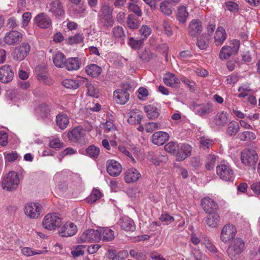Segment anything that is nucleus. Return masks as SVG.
Here are the masks:
<instances>
[{
  "instance_id": "f257e3e1",
  "label": "nucleus",
  "mask_w": 260,
  "mask_h": 260,
  "mask_svg": "<svg viewBox=\"0 0 260 260\" xmlns=\"http://www.w3.org/2000/svg\"><path fill=\"white\" fill-rule=\"evenodd\" d=\"M242 163L245 166L255 169L256 164L258 159V156L256 151L252 148H248L242 151L241 153Z\"/></svg>"
},
{
  "instance_id": "f03ea898",
  "label": "nucleus",
  "mask_w": 260,
  "mask_h": 260,
  "mask_svg": "<svg viewBox=\"0 0 260 260\" xmlns=\"http://www.w3.org/2000/svg\"><path fill=\"white\" fill-rule=\"evenodd\" d=\"M46 9L55 18H62L65 16L64 8L61 0H49L46 4Z\"/></svg>"
},
{
  "instance_id": "7ed1b4c3",
  "label": "nucleus",
  "mask_w": 260,
  "mask_h": 260,
  "mask_svg": "<svg viewBox=\"0 0 260 260\" xmlns=\"http://www.w3.org/2000/svg\"><path fill=\"white\" fill-rule=\"evenodd\" d=\"M216 173L219 177L223 181L233 182L234 180V171L228 163H221L217 165Z\"/></svg>"
},
{
  "instance_id": "20e7f679",
  "label": "nucleus",
  "mask_w": 260,
  "mask_h": 260,
  "mask_svg": "<svg viewBox=\"0 0 260 260\" xmlns=\"http://www.w3.org/2000/svg\"><path fill=\"white\" fill-rule=\"evenodd\" d=\"M244 242L239 238H236L229 245L226 252L228 256L232 259H235L243 251Z\"/></svg>"
},
{
  "instance_id": "39448f33",
  "label": "nucleus",
  "mask_w": 260,
  "mask_h": 260,
  "mask_svg": "<svg viewBox=\"0 0 260 260\" xmlns=\"http://www.w3.org/2000/svg\"><path fill=\"white\" fill-rule=\"evenodd\" d=\"M62 222V218L60 216L55 213L47 214L44 217L42 225L47 230H53L56 227H59Z\"/></svg>"
},
{
  "instance_id": "423d86ee",
  "label": "nucleus",
  "mask_w": 260,
  "mask_h": 260,
  "mask_svg": "<svg viewBox=\"0 0 260 260\" xmlns=\"http://www.w3.org/2000/svg\"><path fill=\"white\" fill-rule=\"evenodd\" d=\"M19 183V179L17 174L14 171H12L4 176L2 183V186L3 189L11 191L15 189Z\"/></svg>"
},
{
  "instance_id": "0eeeda50",
  "label": "nucleus",
  "mask_w": 260,
  "mask_h": 260,
  "mask_svg": "<svg viewBox=\"0 0 260 260\" xmlns=\"http://www.w3.org/2000/svg\"><path fill=\"white\" fill-rule=\"evenodd\" d=\"M237 234L235 226L231 224L225 225L222 229L220 234V239L224 244H228L234 240Z\"/></svg>"
},
{
  "instance_id": "6e6552de",
  "label": "nucleus",
  "mask_w": 260,
  "mask_h": 260,
  "mask_svg": "<svg viewBox=\"0 0 260 260\" xmlns=\"http://www.w3.org/2000/svg\"><path fill=\"white\" fill-rule=\"evenodd\" d=\"M100 233L99 229H88L84 231L78 238L80 243L98 242L100 240Z\"/></svg>"
},
{
  "instance_id": "1a4fd4ad",
  "label": "nucleus",
  "mask_w": 260,
  "mask_h": 260,
  "mask_svg": "<svg viewBox=\"0 0 260 260\" xmlns=\"http://www.w3.org/2000/svg\"><path fill=\"white\" fill-rule=\"evenodd\" d=\"M30 46L27 42H22L13 51V57L15 60H23L29 53Z\"/></svg>"
},
{
  "instance_id": "9d476101",
  "label": "nucleus",
  "mask_w": 260,
  "mask_h": 260,
  "mask_svg": "<svg viewBox=\"0 0 260 260\" xmlns=\"http://www.w3.org/2000/svg\"><path fill=\"white\" fill-rule=\"evenodd\" d=\"M128 85H123L122 88L115 90L113 92V98L115 102L119 104L124 105L129 100V94L127 89Z\"/></svg>"
},
{
  "instance_id": "9b49d317",
  "label": "nucleus",
  "mask_w": 260,
  "mask_h": 260,
  "mask_svg": "<svg viewBox=\"0 0 260 260\" xmlns=\"http://www.w3.org/2000/svg\"><path fill=\"white\" fill-rule=\"evenodd\" d=\"M42 211V206L37 203H30L27 204L24 208L26 215L30 218H38Z\"/></svg>"
},
{
  "instance_id": "f8f14e48",
  "label": "nucleus",
  "mask_w": 260,
  "mask_h": 260,
  "mask_svg": "<svg viewBox=\"0 0 260 260\" xmlns=\"http://www.w3.org/2000/svg\"><path fill=\"white\" fill-rule=\"evenodd\" d=\"M35 24L40 28L47 29L52 26V20L45 13L42 12L36 16L34 19Z\"/></svg>"
},
{
  "instance_id": "ddd939ff",
  "label": "nucleus",
  "mask_w": 260,
  "mask_h": 260,
  "mask_svg": "<svg viewBox=\"0 0 260 260\" xmlns=\"http://www.w3.org/2000/svg\"><path fill=\"white\" fill-rule=\"evenodd\" d=\"M22 34L16 30H12L7 32L4 38L5 44L8 45H15L20 43L22 39Z\"/></svg>"
},
{
  "instance_id": "4468645a",
  "label": "nucleus",
  "mask_w": 260,
  "mask_h": 260,
  "mask_svg": "<svg viewBox=\"0 0 260 260\" xmlns=\"http://www.w3.org/2000/svg\"><path fill=\"white\" fill-rule=\"evenodd\" d=\"M85 134L84 131L80 127H76L68 134L69 139L74 142L85 143L86 141L84 140Z\"/></svg>"
},
{
  "instance_id": "2eb2a0df",
  "label": "nucleus",
  "mask_w": 260,
  "mask_h": 260,
  "mask_svg": "<svg viewBox=\"0 0 260 260\" xmlns=\"http://www.w3.org/2000/svg\"><path fill=\"white\" fill-rule=\"evenodd\" d=\"M77 232V227L72 222H67L61 226L59 230V235L62 237H69L74 236Z\"/></svg>"
},
{
  "instance_id": "dca6fc26",
  "label": "nucleus",
  "mask_w": 260,
  "mask_h": 260,
  "mask_svg": "<svg viewBox=\"0 0 260 260\" xmlns=\"http://www.w3.org/2000/svg\"><path fill=\"white\" fill-rule=\"evenodd\" d=\"M14 77V73L10 65H4L0 68V81L4 83L11 81Z\"/></svg>"
},
{
  "instance_id": "f3484780",
  "label": "nucleus",
  "mask_w": 260,
  "mask_h": 260,
  "mask_svg": "<svg viewBox=\"0 0 260 260\" xmlns=\"http://www.w3.org/2000/svg\"><path fill=\"white\" fill-rule=\"evenodd\" d=\"M107 171L111 176H118L122 172L121 165L115 160H109L107 162Z\"/></svg>"
},
{
  "instance_id": "a211bd4d",
  "label": "nucleus",
  "mask_w": 260,
  "mask_h": 260,
  "mask_svg": "<svg viewBox=\"0 0 260 260\" xmlns=\"http://www.w3.org/2000/svg\"><path fill=\"white\" fill-rule=\"evenodd\" d=\"M192 110L197 115L203 117L212 112V107L210 104L198 105L193 104L192 105Z\"/></svg>"
},
{
  "instance_id": "6ab92c4d",
  "label": "nucleus",
  "mask_w": 260,
  "mask_h": 260,
  "mask_svg": "<svg viewBox=\"0 0 260 260\" xmlns=\"http://www.w3.org/2000/svg\"><path fill=\"white\" fill-rule=\"evenodd\" d=\"M191 150L192 148L190 145L186 144H182L179 148H178L176 151V160L177 161L183 160L190 155Z\"/></svg>"
},
{
  "instance_id": "aec40b11",
  "label": "nucleus",
  "mask_w": 260,
  "mask_h": 260,
  "mask_svg": "<svg viewBox=\"0 0 260 260\" xmlns=\"http://www.w3.org/2000/svg\"><path fill=\"white\" fill-rule=\"evenodd\" d=\"M201 205L204 210L208 213L215 212L218 207L217 204L209 197L202 200Z\"/></svg>"
},
{
  "instance_id": "412c9836",
  "label": "nucleus",
  "mask_w": 260,
  "mask_h": 260,
  "mask_svg": "<svg viewBox=\"0 0 260 260\" xmlns=\"http://www.w3.org/2000/svg\"><path fill=\"white\" fill-rule=\"evenodd\" d=\"M169 134L164 132H157L154 133L152 136V142L155 145L158 146L162 145L169 139Z\"/></svg>"
},
{
  "instance_id": "4be33fe9",
  "label": "nucleus",
  "mask_w": 260,
  "mask_h": 260,
  "mask_svg": "<svg viewBox=\"0 0 260 260\" xmlns=\"http://www.w3.org/2000/svg\"><path fill=\"white\" fill-rule=\"evenodd\" d=\"M121 228L127 232H133L136 229V226L133 220L128 217H123L121 218L118 222Z\"/></svg>"
},
{
  "instance_id": "5701e85b",
  "label": "nucleus",
  "mask_w": 260,
  "mask_h": 260,
  "mask_svg": "<svg viewBox=\"0 0 260 260\" xmlns=\"http://www.w3.org/2000/svg\"><path fill=\"white\" fill-rule=\"evenodd\" d=\"M141 177L138 170L135 168L128 169L124 174V180L126 183H130L136 182Z\"/></svg>"
},
{
  "instance_id": "b1692460",
  "label": "nucleus",
  "mask_w": 260,
  "mask_h": 260,
  "mask_svg": "<svg viewBox=\"0 0 260 260\" xmlns=\"http://www.w3.org/2000/svg\"><path fill=\"white\" fill-rule=\"evenodd\" d=\"M81 65V60L78 57H70L66 60L64 67L70 71L78 70Z\"/></svg>"
},
{
  "instance_id": "393cba45",
  "label": "nucleus",
  "mask_w": 260,
  "mask_h": 260,
  "mask_svg": "<svg viewBox=\"0 0 260 260\" xmlns=\"http://www.w3.org/2000/svg\"><path fill=\"white\" fill-rule=\"evenodd\" d=\"M188 29L191 36H197L201 34L203 30L201 22L197 19L192 20L189 23Z\"/></svg>"
},
{
  "instance_id": "a878e982",
  "label": "nucleus",
  "mask_w": 260,
  "mask_h": 260,
  "mask_svg": "<svg viewBox=\"0 0 260 260\" xmlns=\"http://www.w3.org/2000/svg\"><path fill=\"white\" fill-rule=\"evenodd\" d=\"M229 119L228 114L224 111H219L214 116L213 118V123L216 126L219 127H223L228 123Z\"/></svg>"
},
{
  "instance_id": "bb28decb",
  "label": "nucleus",
  "mask_w": 260,
  "mask_h": 260,
  "mask_svg": "<svg viewBox=\"0 0 260 260\" xmlns=\"http://www.w3.org/2000/svg\"><path fill=\"white\" fill-rule=\"evenodd\" d=\"M227 37L224 28L221 26H218L214 35V43L216 46L221 45Z\"/></svg>"
},
{
  "instance_id": "cd10ccee",
  "label": "nucleus",
  "mask_w": 260,
  "mask_h": 260,
  "mask_svg": "<svg viewBox=\"0 0 260 260\" xmlns=\"http://www.w3.org/2000/svg\"><path fill=\"white\" fill-rule=\"evenodd\" d=\"M100 233V240L110 241L114 239V232L108 228H100L99 229Z\"/></svg>"
},
{
  "instance_id": "c85d7f7f",
  "label": "nucleus",
  "mask_w": 260,
  "mask_h": 260,
  "mask_svg": "<svg viewBox=\"0 0 260 260\" xmlns=\"http://www.w3.org/2000/svg\"><path fill=\"white\" fill-rule=\"evenodd\" d=\"M209 214V215L205 219L206 224L209 227L216 228L218 226L220 221V217L219 215L216 212Z\"/></svg>"
},
{
  "instance_id": "c756f323",
  "label": "nucleus",
  "mask_w": 260,
  "mask_h": 260,
  "mask_svg": "<svg viewBox=\"0 0 260 260\" xmlns=\"http://www.w3.org/2000/svg\"><path fill=\"white\" fill-rule=\"evenodd\" d=\"M163 80L166 85L170 87H175L180 83L179 80L175 75L170 73L165 75Z\"/></svg>"
},
{
  "instance_id": "7c9ffc66",
  "label": "nucleus",
  "mask_w": 260,
  "mask_h": 260,
  "mask_svg": "<svg viewBox=\"0 0 260 260\" xmlns=\"http://www.w3.org/2000/svg\"><path fill=\"white\" fill-rule=\"evenodd\" d=\"M85 72L92 77L99 76L102 72V68L95 64H90L85 68Z\"/></svg>"
},
{
  "instance_id": "2f4dec72",
  "label": "nucleus",
  "mask_w": 260,
  "mask_h": 260,
  "mask_svg": "<svg viewBox=\"0 0 260 260\" xmlns=\"http://www.w3.org/2000/svg\"><path fill=\"white\" fill-rule=\"evenodd\" d=\"M138 110L135 109L128 114V118L127 119V122L130 124H140L141 122L142 116L140 114H138Z\"/></svg>"
},
{
  "instance_id": "473e14b6",
  "label": "nucleus",
  "mask_w": 260,
  "mask_h": 260,
  "mask_svg": "<svg viewBox=\"0 0 260 260\" xmlns=\"http://www.w3.org/2000/svg\"><path fill=\"white\" fill-rule=\"evenodd\" d=\"M66 60L65 55L61 52H56L53 55V61L55 66L58 68H63Z\"/></svg>"
},
{
  "instance_id": "72a5a7b5",
  "label": "nucleus",
  "mask_w": 260,
  "mask_h": 260,
  "mask_svg": "<svg viewBox=\"0 0 260 260\" xmlns=\"http://www.w3.org/2000/svg\"><path fill=\"white\" fill-rule=\"evenodd\" d=\"M56 124L61 129H65L69 124V118L66 114L60 113L56 117Z\"/></svg>"
},
{
  "instance_id": "f704fd0d",
  "label": "nucleus",
  "mask_w": 260,
  "mask_h": 260,
  "mask_svg": "<svg viewBox=\"0 0 260 260\" xmlns=\"http://www.w3.org/2000/svg\"><path fill=\"white\" fill-rule=\"evenodd\" d=\"M144 111L150 119H155L159 116V110L153 105H148L144 107Z\"/></svg>"
},
{
  "instance_id": "c9c22d12",
  "label": "nucleus",
  "mask_w": 260,
  "mask_h": 260,
  "mask_svg": "<svg viewBox=\"0 0 260 260\" xmlns=\"http://www.w3.org/2000/svg\"><path fill=\"white\" fill-rule=\"evenodd\" d=\"M82 79L80 80H76L67 79L62 81V85L67 88L76 89L82 84Z\"/></svg>"
},
{
  "instance_id": "e433bc0d",
  "label": "nucleus",
  "mask_w": 260,
  "mask_h": 260,
  "mask_svg": "<svg viewBox=\"0 0 260 260\" xmlns=\"http://www.w3.org/2000/svg\"><path fill=\"white\" fill-rule=\"evenodd\" d=\"M239 129L238 123L235 121H232L228 124L226 133L230 136H234L238 133Z\"/></svg>"
},
{
  "instance_id": "4c0bfd02",
  "label": "nucleus",
  "mask_w": 260,
  "mask_h": 260,
  "mask_svg": "<svg viewBox=\"0 0 260 260\" xmlns=\"http://www.w3.org/2000/svg\"><path fill=\"white\" fill-rule=\"evenodd\" d=\"M100 23L105 28L111 27L114 24L112 15L100 16Z\"/></svg>"
},
{
  "instance_id": "58836bf2",
  "label": "nucleus",
  "mask_w": 260,
  "mask_h": 260,
  "mask_svg": "<svg viewBox=\"0 0 260 260\" xmlns=\"http://www.w3.org/2000/svg\"><path fill=\"white\" fill-rule=\"evenodd\" d=\"M188 16V13L184 6H181L178 8L177 13V19L181 23H184L186 22Z\"/></svg>"
},
{
  "instance_id": "ea45409f",
  "label": "nucleus",
  "mask_w": 260,
  "mask_h": 260,
  "mask_svg": "<svg viewBox=\"0 0 260 260\" xmlns=\"http://www.w3.org/2000/svg\"><path fill=\"white\" fill-rule=\"evenodd\" d=\"M86 154L89 157L95 159L97 158L100 154V148L93 145L88 146L86 149Z\"/></svg>"
},
{
  "instance_id": "a19ab883",
  "label": "nucleus",
  "mask_w": 260,
  "mask_h": 260,
  "mask_svg": "<svg viewBox=\"0 0 260 260\" xmlns=\"http://www.w3.org/2000/svg\"><path fill=\"white\" fill-rule=\"evenodd\" d=\"M82 84H85L86 87L88 89L87 94L91 96H95L98 93V89L94 87L90 82L86 78L82 79Z\"/></svg>"
},
{
  "instance_id": "79ce46f5",
  "label": "nucleus",
  "mask_w": 260,
  "mask_h": 260,
  "mask_svg": "<svg viewBox=\"0 0 260 260\" xmlns=\"http://www.w3.org/2000/svg\"><path fill=\"white\" fill-rule=\"evenodd\" d=\"M127 25L130 29H137L139 26V23L134 14H129L127 18Z\"/></svg>"
},
{
  "instance_id": "37998d69",
  "label": "nucleus",
  "mask_w": 260,
  "mask_h": 260,
  "mask_svg": "<svg viewBox=\"0 0 260 260\" xmlns=\"http://www.w3.org/2000/svg\"><path fill=\"white\" fill-rule=\"evenodd\" d=\"M234 54L229 46H224L220 51L219 57L221 59H228Z\"/></svg>"
},
{
  "instance_id": "c03bdc74",
  "label": "nucleus",
  "mask_w": 260,
  "mask_h": 260,
  "mask_svg": "<svg viewBox=\"0 0 260 260\" xmlns=\"http://www.w3.org/2000/svg\"><path fill=\"white\" fill-rule=\"evenodd\" d=\"M238 137L240 140L245 141L247 140H255L256 138V136L255 134L252 132L245 131L239 134Z\"/></svg>"
},
{
  "instance_id": "a18cd8bd",
  "label": "nucleus",
  "mask_w": 260,
  "mask_h": 260,
  "mask_svg": "<svg viewBox=\"0 0 260 260\" xmlns=\"http://www.w3.org/2000/svg\"><path fill=\"white\" fill-rule=\"evenodd\" d=\"M113 34L115 38L124 40L125 35L122 27L117 26L113 28Z\"/></svg>"
},
{
  "instance_id": "49530a36",
  "label": "nucleus",
  "mask_w": 260,
  "mask_h": 260,
  "mask_svg": "<svg viewBox=\"0 0 260 260\" xmlns=\"http://www.w3.org/2000/svg\"><path fill=\"white\" fill-rule=\"evenodd\" d=\"M216 157L214 154L208 155L206 159L205 167L207 170L213 169L215 165Z\"/></svg>"
},
{
  "instance_id": "de8ad7c7",
  "label": "nucleus",
  "mask_w": 260,
  "mask_h": 260,
  "mask_svg": "<svg viewBox=\"0 0 260 260\" xmlns=\"http://www.w3.org/2000/svg\"><path fill=\"white\" fill-rule=\"evenodd\" d=\"M151 29L147 25H143L139 30V35L143 40L146 39L151 34Z\"/></svg>"
},
{
  "instance_id": "09e8293b",
  "label": "nucleus",
  "mask_w": 260,
  "mask_h": 260,
  "mask_svg": "<svg viewBox=\"0 0 260 260\" xmlns=\"http://www.w3.org/2000/svg\"><path fill=\"white\" fill-rule=\"evenodd\" d=\"M101 197V192L99 190L94 189L92 190L90 196L87 198V202L90 204H92L96 202Z\"/></svg>"
},
{
  "instance_id": "8fccbe9b",
  "label": "nucleus",
  "mask_w": 260,
  "mask_h": 260,
  "mask_svg": "<svg viewBox=\"0 0 260 260\" xmlns=\"http://www.w3.org/2000/svg\"><path fill=\"white\" fill-rule=\"evenodd\" d=\"M144 40L141 38L139 39H135L133 37H131L129 39L128 44L134 49L140 48L143 44Z\"/></svg>"
},
{
  "instance_id": "3c124183",
  "label": "nucleus",
  "mask_w": 260,
  "mask_h": 260,
  "mask_svg": "<svg viewBox=\"0 0 260 260\" xmlns=\"http://www.w3.org/2000/svg\"><path fill=\"white\" fill-rule=\"evenodd\" d=\"M140 58L144 62H148L155 57V55L149 50H145L139 54Z\"/></svg>"
},
{
  "instance_id": "603ef678",
  "label": "nucleus",
  "mask_w": 260,
  "mask_h": 260,
  "mask_svg": "<svg viewBox=\"0 0 260 260\" xmlns=\"http://www.w3.org/2000/svg\"><path fill=\"white\" fill-rule=\"evenodd\" d=\"M5 160L8 162H13L19 157V154L16 152H5L4 153Z\"/></svg>"
},
{
  "instance_id": "864d4df0",
  "label": "nucleus",
  "mask_w": 260,
  "mask_h": 260,
  "mask_svg": "<svg viewBox=\"0 0 260 260\" xmlns=\"http://www.w3.org/2000/svg\"><path fill=\"white\" fill-rule=\"evenodd\" d=\"M127 8L130 11L134 12L139 17H141L142 15V12L140 8L134 3H129L127 6Z\"/></svg>"
},
{
  "instance_id": "5fc2aeb1",
  "label": "nucleus",
  "mask_w": 260,
  "mask_h": 260,
  "mask_svg": "<svg viewBox=\"0 0 260 260\" xmlns=\"http://www.w3.org/2000/svg\"><path fill=\"white\" fill-rule=\"evenodd\" d=\"M178 148V145L177 143L171 141L167 143L165 146V149L169 153H175L177 151V148Z\"/></svg>"
},
{
  "instance_id": "6e6d98bb",
  "label": "nucleus",
  "mask_w": 260,
  "mask_h": 260,
  "mask_svg": "<svg viewBox=\"0 0 260 260\" xmlns=\"http://www.w3.org/2000/svg\"><path fill=\"white\" fill-rule=\"evenodd\" d=\"M74 14L78 17H83L86 13V7L83 5L77 6L74 10Z\"/></svg>"
},
{
  "instance_id": "4d7b16f0",
  "label": "nucleus",
  "mask_w": 260,
  "mask_h": 260,
  "mask_svg": "<svg viewBox=\"0 0 260 260\" xmlns=\"http://www.w3.org/2000/svg\"><path fill=\"white\" fill-rule=\"evenodd\" d=\"M84 38L83 34H77L74 36L69 37V43L71 44L80 43L83 41Z\"/></svg>"
},
{
  "instance_id": "13d9d810",
  "label": "nucleus",
  "mask_w": 260,
  "mask_h": 260,
  "mask_svg": "<svg viewBox=\"0 0 260 260\" xmlns=\"http://www.w3.org/2000/svg\"><path fill=\"white\" fill-rule=\"evenodd\" d=\"M197 46L200 49L205 50L208 46V43L203 36H201L197 40Z\"/></svg>"
},
{
  "instance_id": "bf43d9fd",
  "label": "nucleus",
  "mask_w": 260,
  "mask_h": 260,
  "mask_svg": "<svg viewBox=\"0 0 260 260\" xmlns=\"http://www.w3.org/2000/svg\"><path fill=\"white\" fill-rule=\"evenodd\" d=\"M159 219L166 225L170 224L174 220V217L168 213L161 214Z\"/></svg>"
},
{
  "instance_id": "052dcab7",
  "label": "nucleus",
  "mask_w": 260,
  "mask_h": 260,
  "mask_svg": "<svg viewBox=\"0 0 260 260\" xmlns=\"http://www.w3.org/2000/svg\"><path fill=\"white\" fill-rule=\"evenodd\" d=\"M200 144L202 147L209 148L213 144V141L206 137H203L201 138Z\"/></svg>"
},
{
  "instance_id": "680f3d73",
  "label": "nucleus",
  "mask_w": 260,
  "mask_h": 260,
  "mask_svg": "<svg viewBox=\"0 0 260 260\" xmlns=\"http://www.w3.org/2000/svg\"><path fill=\"white\" fill-rule=\"evenodd\" d=\"M160 10L165 15L169 16L172 13V11L168 4L162 2L160 4Z\"/></svg>"
},
{
  "instance_id": "e2e57ef3",
  "label": "nucleus",
  "mask_w": 260,
  "mask_h": 260,
  "mask_svg": "<svg viewBox=\"0 0 260 260\" xmlns=\"http://www.w3.org/2000/svg\"><path fill=\"white\" fill-rule=\"evenodd\" d=\"M229 47L231 48V50L233 53L236 54L238 52L240 47V42L237 40H234L230 43V46H229Z\"/></svg>"
},
{
  "instance_id": "0e129e2a",
  "label": "nucleus",
  "mask_w": 260,
  "mask_h": 260,
  "mask_svg": "<svg viewBox=\"0 0 260 260\" xmlns=\"http://www.w3.org/2000/svg\"><path fill=\"white\" fill-rule=\"evenodd\" d=\"M150 159L154 165L159 166L160 162L163 160V159H166V157L162 155L155 154Z\"/></svg>"
},
{
  "instance_id": "69168bd1",
  "label": "nucleus",
  "mask_w": 260,
  "mask_h": 260,
  "mask_svg": "<svg viewBox=\"0 0 260 260\" xmlns=\"http://www.w3.org/2000/svg\"><path fill=\"white\" fill-rule=\"evenodd\" d=\"M204 244L206 247L211 252L216 253L218 252L217 248L209 240H205Z\"/></svg>"
},
{
  "instance_id": "338daca9",
  "label": "nucleus",
  "mask_w": 260,
  "mask_h": 260,
  "mask_svg": "<svg viewBox=\"0 0 260 260\" xmlns=\"http://www.w3.org/2000/svg\"><path fill=\"white\" fill-rule=\"evenodd\" d=\"M138 98L142 101H144L145 100L146 98L148 95V91L146 88L144 87H140L139 88L138 90Z\"/></svg>"
},
{
  "instance_id": "774afa93",
  "label": "nucleus",
  "mask_w": 260,
  "mask_h": 260,
  "mask_svg": "<svg viewBox=\"0 0 260 260\" xmlns=\"http://www.w3.org/2000/svg\"><path fill=\"white\" fill-rule=\"evenodd\" d=\"M8 135L6 132L0 131V144L2 146H6L8 144Z\"/></svg>"
}]
</instances>
